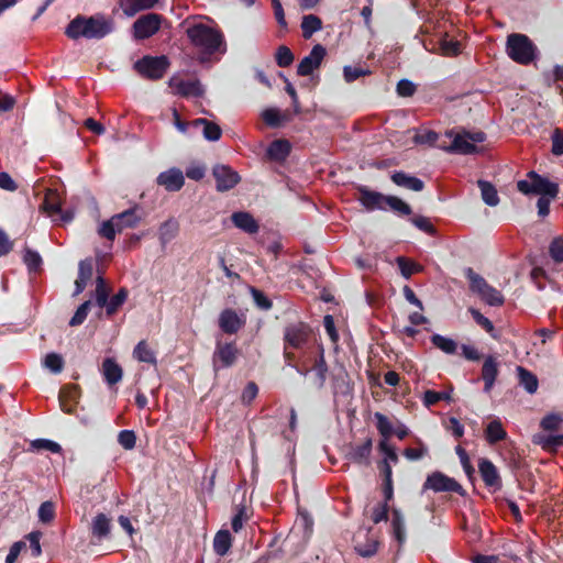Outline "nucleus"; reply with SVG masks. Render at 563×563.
<instances>
[{
    "instance_id": "obj_1",
    "label": "nucleus",
    "mask_w": 563,
    "mask_h": 563,
    "mask_svg": "<svg viewBox=\"0 0 563 563\" xmlns=\"http://www.w3.org/2000/svg\"><path fill=\"white\" fill-rule=\"evenodd\" d=\"M112 22L106 20L102 15H77L66 26L65 34L70 40L85 37L88 40H100L112 32Z\"/></svg>"
},
{
    "instance_id": "obj_2",
    "label": "nucleus",
    "mask_w": 563,
    "mask_h": 563,
    "mask_svg": "<svg viewBox=\"0 0 563 563\" xmlns=\"http://www.w3.org/2000/svg\"><path fill=\"white\" fill-rule=\"evenodd\" d=\"M390 501L378 503L373 509L371 514L372 521L377 525L382 521L388 520V514L391 511V521H390V533L394 539L397 541L399 548L402 547L406 542V525L405 517L400 509L389 507Z\"/></svg>"
},
{
    "instance_id": "obj_3",
    "label": "nucleus",
    "mask_w": 563,
    "mask_h": 563,
    "mask_svg": "<svg viewBox=\"0 0 563 563\" xmlns=\"http://www.w3.org/2000/svg\"><path fill=\"white\" fill-rule=\"evenodd\" d=\"M186 34L191 44L201 47L209 54L217 52L223 44V35L203 23H197L186 30Z\"/></svg>"
},
{
    "instance_id": "obj_4",
    "label": "nucleus",
    "mask_w": 563,
    "mask_h": 563,
    "mask_svg": "<svg viewBox=\"0 0 563 563\" xmlns=\"http://www.w3.org/2000/svg\"><path fill=\"white\" fill-rule=\"evenodd\" d=\"M537 47L525 34L512 33L507 37V54L516 63L530 64L536 57Z\"/></svg>"
},
{
    "instance_id": "obj_5",
    "label": "nucleus",
    "mask_w": 563,
    "mask_h": 563,
    "mask_svg": "<svg viewBox=\"0 0 563 563\" xmlns=\"http://www.w3.org/2000/svg\"><path fill=\"white\" fill-rule=\"evenodd\" d=\"M528 179H522L517 183V188L525 195L536 194L540 196H549L555 198L559 194V185L550 181L548 178L542 177L536 172L528 173Z\"/></svg>"
},
{
    "instance_id": "obj_6",
    "label": "nucleus",
    "mask_w": 563,
    "mask_h": 563,
    "mask_svg": "<svg viewBox=\"0 0 563 563\" xmlns=\"http://www.w3.org/2000/svg\"><path fill=\"white\" fill-rule=\"evenodd\" d=\"M240 354L241 352L235 341L224 342L221 338H217L211 358L214 373L235 365Z\"/></svg>"
},
{
    "instance_id": "obj_7",
    "label": "nucleus",
    "mask_w": 563,
    "mask_h": 563,
    "mask_svg": "<svg viewBox=\"0 0 563 563\" xmlns=\"http://www.w3.org/2000/svg\"><path fill=\"white\" fill-rule=\"evenodd\" d=\"M169 67V60L165 55H145L134 64V69L144 78L158 80L164 77Z\"/></svg>"
},
{
    "instance_id": "obj_8",
    "label": "nucleus",
    "mask_w": 563,
    "mask_h": 563,
    "mask_svg": "<svg viewBox=\"0 0 563 563\" xmlns=\"http://www.w3.org/2000/svg\"><path fill=\"white\" fill-rule=\"evenodd\" d=\"M427 489H431L434 493H456L462 497L466 495V490L457 481L439 471L428 475L423 483V490Z\"/></svg>"
},
{
    "instance_id": "obj_9",
    "label": "nucleus",
    "mask_w": 563,
    "mask_h": 563,
    "mask_svg": "<svg viewBox=\"0 0 563 563\" xmlns=\"http://www.w3.org/2000/svg\"><path fill=\"white\" fill-rule=\"evenodd\" d=\"M163 20V15L154 12L139 16L132 25L133 37L137 41L150 38L159 31Z\"/></svg>"
},
{
    "instance_id": "obj_10",
    "label": "nucleus",
    "mask_w": 563,
    "mask_h": 563,
    "mask_svg": "<svg viewBox=\"0 0 563 563\" xmlns=\"http://www.w3.org/2000/svg\"><path fill=\"white\" fill-rule=\"evenodd\" d=\"M311 332V328L305 322L289 323L284 330V345L296 350L302 349L309 341Z\"/></svg>"
},
{
    "instance_id": "obj_11",
    "label": "nucleus",
    "mask_w": 563,
    "mask_h": 563,
    "mask_svg": "<svg viewBox=\"0 0 563 563\" xmlns=\"http://www.w3.org/2000/svg\"><path fill=\"white\" fill-rule=\"evenodd\" d=\"M358 197L357 201L367 210V211H387V198L388 195H384L379 191H375L369 189L365 185H358L356 187Z\"/></svg>"
},
{
    "instance_id": "obj_12",
    "label": "nucleus",
    "mask_w": 563,
    "mask_h": 563,
    "mask_svg": "<svg viewBox=\"0 0 563 563\" xmlns=\"http://www.w3.org/2000/svg\"><path fill=\"white\" fill-rule=\"evenodd\" d=\"M246 319L244 314H239L232 308L223 309L218 318V325L221 331L225 334H236L241 329L244 328Z\"/></svg>"
},
{
    "instance_id": "obj_13",
    "label": "nucleus",
    "mask_w": 563,
    "mask_h": 563,
    "mask_svg": "<svg viewBox=\"0 0 563 563\" xmlns=\"http://www.w3.org/2000/svg\"><path fill=\"white\" fill-rule=\"evenodd\" d=\"M327 55L324 46L316 44L310 51L309 55L305 56L297 66V75L306 77L311 75L316 69L321 66L322 60Z\"/></svg>"
},
{
    "instance_id": "obj_14",
    "label": "nucleus",
    "mask_w": 563,
    "mask_h": 563,
    "mask_svg": "<svg viewBox=\"0 0 563 563\" xmlns=\"http://www.w3.org/2000/svg\"><path fill=\"white\" fill-rule=\"evenodd\" d=\"M212 175L217 181L216 188L220 192L232 189L241 180L240 175L228 165H216Z\"/></svg>"
},
{
    "instance_id": "obj_15",
    "label": "nucleus",
    "mask_w": 563,
    "mask_h": 563,
    "mask_svg": "<svg viewBox=\"0 0 563 563\" xmlns=\"http://www.w3.org/2000/svg\"><path fill=\"white\" fill-rule=\"evenodd\" d=\"M157 184L164 187L167 191H179L184 184L185 177L179 168L172 167L157 176Z\"/></svg>"
},
{
    "instance_id": "obj_16",
    "label": "nucleus",
    "mask_w": 563,
    "mask_h": 563,
    "mask_svg": "<svg viewBox=\"0 0 563 563\" xmlns=\"http://www.w3.org/2000/svg\"><path fill=\"white\" fill-rule=\"evenodd\" d=\"M478 471L484 484L487 487L494 488L495 490L501 488L500 475L497 467L490 460L481 459L478 462Z\"/></svg>"
},
{
    "instance_id": "obj_17",
    "label": "nucleus",
    "mask_w": 563,
    "mask_h": 563,
    "mask_svg": "<svg viewBox=\"0 0 563 563\" xmlns=\"http://www.w3.org/2000/svg\"><path fill=\"white\" fill-rule=\"evenodd\" d=\"M499 374V363L494 355H488L485 357L483 366H482V379L484 382V391L490 393L493 389L495 382Z\"/></svg>"
},
{
    "instance_id": "obj_18",
    "label": "nucleus",
    "mask_w": 563,
    "mask_h": 563,
    "mask_svg": "<svg viewBox=\"0 0 563 563\" xmlns=\"http://www.w3.org/2000/svg\"><path fill=\"white\" fill-rule=\"evenodd\" d=\"M372 448V438H367L362 444L351 445L346 457L355 464L367 466L371 463Z\"/></svg>"
},
{
    "instance_id": "obj_19",
    "label": "nucleus",
    "mask_w": 563,
    "mask_h": 563,
    "mask_svg": "<svg viewBox=\"0 0 563 563\" xmlns=\"http://www.w3.org/2000/svg\"><path fill=\"white\" fill-rule=\"evenodd\" d=\"M137 207L130 208L121 213L114 214L113 219L117 223V230L121 233L125 229H133L137 227L141 221V216L137 214Z\"/></svg>"
},
{
    "instance_id": "obj_20",
    "label": "nucleus",
    "mask_w": 563,
    "mask_h": 563,
    "mask_svg": "<svg viewBox=\"0 0 563 563\" xmlns=\"http://www.w3.org/2000/svg\"><path fill=\"white\" fill-rule=\"evenodd\" d=\"M380 476L383 478L382 492L386 501L394 499V482H393V468L387 460H382L378 463Z\"/></svg>"
},
{
    "instance_id": "obj_21",
    "label": "nucleus",
    "mask_w": 563,
    "mask_h": 563,
    "mask_svg": "<svg viewBox=\"0 0 563 563\" xmlns=\"http://www.w3.org/2000/svg\"><path fill=\"white\" fill-rule=\"evenodd\" d=\"M291 144L288 140L279 139L273 141L267 150L266 155L271 161L284 162L290 154Z\"/></svg>"
},
{
    "instance_id": "obj_22",
    "label": "nucleus",
    "mask_w": 563,
    "mask_h": 563,
    "mask_svg": "<svg viewBox=\"0 0 563 563\" xmlns=\"http://www.w3.org/2000/svg\"><path fill=\"white\" fill-rule=\"evenodd\" d=\"M319 354L314 360L312 371L314 372L313 384L318 389H322L324 387L327 375L329 372L328 364L324 358V350L322 346H319Z\"/></svg>"
},
{
    "instance_id": "obj_23",
    "label": "nucleus",
    "mask_w": 563,
    "mask_h": 563,
    "mask_svg": "<svg viewBox=\"0 0 563 563\" xmlns=\"http://www.w3.org/2000/svg\"><path fill=\"white\" fill-rule=\"evenodd\" d=\"M390 179L395 185L412 191H421L424 188V183L420 178L410 176L401 170L394 172Z\"/></svg>"
},
{
    "instance_id": "obj_24",
    "label": "nucleus",
    "mask_w": 563,
    "mask_h": 563,
    "mask_svg": "<svg viewBox=\"0 0 563 563\" xmlns=\"http://www.w3.org/2000/svg\"><path fill=\"white\" fill-rule=\"evenodd\" d=\"M231 220L236 228L243 230L249 234H254L260 229V225L254 219V217L245 211L233 212L231 216Z\"/></svg>"
},
{
    "instance_id": "obj_25",
    "label": "nucleus",
    "mask_w": 563,
    "mask_h": 563,
    "mask_svg": "<svg viewBox=\"0 0 563 563\" xmlns=\"http://www.w3.org/2000/svg\"><path fill=\"white\" fill-rule=\"evenodd\" d=\"M111 532V520L107 515L99 512L91 522V534L98 541L108 539Z\"/></svg>"
},
{
    "instance_id": "obj_26",
    "label": "nucleus",
    "mask_w": 563,
    "mask_h": 563,
    "mask_svg": "<svg viewBox=\"0 0 563 563\" xmlns=\"http://www.w3.org/2000/svg\"><path fill=\"white\" fill-rule=\"evenodd\" d=\"M449 150L453 153L457 154H474L478 153L479 148L476 144H473L472 141L467 137V134L465 132L455 135L453 139Z\"/></svg>"
},
{
    "instance_id": "obj_27",
    "label": "nucleus",
    "mask_w": 563,
    "mask_h": 563,
    "mask_svg": "<svg viewBox=\"0 0 563 563\" xmlns=\"http://www.w3.org/2000/svg\"><path fill=\"white\" fill-rule=\"evenodd\" d=\"M102 374L106 383L112 386L122 379L123 371L113 358L108 357L102 362Z\"/></svg>"
},
{
    "instance_id": "obj_28",
    "label": "nucleus",
    "mask_w": 563,
    "mask_h": 563,
    "mask_svg": "<svg viewBox=\"0 0 563 563\" xmlns=\"http://www.w3.org/2000/svg\"><path fill=\"white\" fill-rule=\"evenodd\" d=\"M191 124H192V128H196V129H198L200 126L203 128L202 133H203V137L207 141L216 142V141L220 140V137L222 135V130H221L220 125H218L217 123L209 121L207 119H203V118L195 119L194 121H191Z\"/></svg>"
},
{
    "instance_id": "obj_29",
    "label": "nucleus",
    "mask_w": 563,
    "mask_h": 563,
    "mask_svg": "<svg viewBox=\"0 0 563 563\" xmlns=\"http://www.w3.org/2000/svg\"><path fill=\"white\" fill-rule=\"evenodd\" d=\"M507 438V432L499 418L492 420L485 429V439L489 444H496Z\"/></svg>"
},
{
    "instance_id": "obj_30",
    "label": "nucleus",
    "mask_w": 563,
    "mask_h": 563,
    "mask_svg": "<svg viewBox=\"0 0 563 563\" xmlns=\"http://www.w3.org/2000/svg\"><path fill=\"white\" fill-rule=\"evenodd\" d=\"M158 0H121V8L125 15L133 16L137 12L153 8Z\"/></svg>"
},
{
    "instance_id": "obj_31",
    "label": "nucleus",
    "mask_w": 563,
    "mask_h": 563,
    "mask_svg": "<svg viewBox=\"0 0 563 563\" xmlns=\"http://www.w3.org/2000/svg\"><path fill=\"white\" fill-rule=\"evenodd\" d=\"M79 396H80V389L77 385L63 386L59 390V402H60L62 409L65 412L70 413L73 409H71V407H67L66 401L76 404Z\"/></svg>"
},
{
    "instance_id": "obj_32",
    "label": "nucleus",
    "mask_w": 563,
    "mask_h": 563,
    "mask_svg": "<svg viewBox=\"0 0 563 563\" xmlns=\"http://www.w3.org/2000/svg\"><path fill=\"white\" fill-rule=\"evenodd\" d=\"M517 371L519 385L522 386L528 394L532 395L537 393L539 387L538 377L532 372L522 366H518Z\"/></svg>"
},
{
    "instance_id": "obj_33",
    "label": "nucleus",
    "mask_w": 563,
    "mask_h": 563,
    "mask_svg": "<svg viewBox=\"0 0 563 563\" xmlns=\"http://www.w3.org/2000/svg\"><path fill=\"white\" fill-rule=\"evenodd\" d=\"M468 312L471 313L473 320L483 328L494 340L500 339V332L496 330L493 322L486 318L479 310L471 307L468 308Z\"/></svg>"
},
{
    "instance_id": "obj_34",
    "label": "nucleus",
    "mask_w": 563,
    "mask_h": 563,
    "mask_svg": "<svg viewBox=\"0 0 563 563\" xmlns=\"http://www.w3.org/2000/svg\"><path fill=\"white\" fill-rule=\"evenodd\" d=\"M232 545V537L230 531L228 530H220L217 532L214 540H213V550L214 552L223 556L225 555L230 548Z\"/></svg>"
},
{
    "instance_id": "obj_35",
    "label": "nucleus",
    "mask_w": 563,
    "mask_h": 563,
    "mask_svg": "<svg viewBox=\"0 0 563 563\" xmlns=\"http://www.w3.org/2000/svg\"><path fill=\"white\" fill-rule=\"evenodd\" d=\"M176 89L183 97H200L203 93L199 80H180L176 84Z\"/></svg>"
},
{
    "instance_id": "obj_36",
    "label": "nucleus",
    "mask_w": 563,
    "mask_h": 563,
    "mask_svg": "<svg viewBox=\"0 0 563 563\" xmlns=\"http://www.w3.org/2000/svg\"><path fill=\"white\" fill-rule=\"evenodd\" d=\"M322 29V21L318 15L308 14L302 16L301 30L303 38H310L313 33Z\"/></svg>"
},
{
    "instance_id": "obj_37",
    "label": "nucleus",
    "mask_w": 563,
    "mask_h": 563,
    "mask_svg": "<svg viewBox=\"0 0 563 563\" xmlns=\"http://www.w3.org/2000/svg\"><path fill=\"white\" fill-rule=\"evenodd\" d=\"M477 185L481 189L482 199L490 207H495L499 203L498 192L495 186L487 180H478Z\"/></svg>"
},
{
    "instance_id": "obj_38",
    "label": "nucleus",
    "mask_w": 563,
    "mask_h": 563,
    "mask_svg": "<svg viewBox=\"0 0 563 563\" xmlns=\"http://www.w3.org/2000/svg\"><path fill=\"white\" fill-rule=\"evenodd\" d=\"M431 343L443 353L453 355L457 351V343L450 338L443 336L441 334H433L430 338Z\"/></svg>"
},
{
    "instance_id": "obj_39",
    "label": "nucleus",
    "mask_w": 563,
    "mask_h": 563,
    "mask_svg": "<svg viewBox=\"0 0 563 563\" xmlns=\"http://www.w3.org/2000/svg\"><path fill=\"white\" fill-rule=\"evenodd\" d=\"M387 210L393 211L399 217H406L412 214V208L397 196L388 195L387 198Z\"/></svg>"
},
{
    "instance_id": "obj_40",
    "label": "nucleus",
    "mask_w": 563,
    "mask_h": 563,
    "mask_svg": "<svg viewBox=\"0 0 563 563\" xmlns=\"http://www.w3.org/2000/svg\"><path fill=\"white\" fill-rule=\"evenodd\" d=\"M478 296L483 301L493 307H499L505 301L503 294L489 284L486 285Z\"/></svg>"
},
{
    "instance_id": "obj_41",
    "label": "nucleus",
    "mask_w": 563,
    "mask_h": 563,
    "mask_svg": "<svg viewBox=\"0 0 563 563\" xmlns=\"http://www.w3.org/2000/svg\"><path fill=\"white\" fill-rule=\"evenodd\" d=\"M134 357L143 363L156 364L154 352L148 347L146 341H140L133 351Z\"/></svg>"
},
{
    "instance_id": "obj_42",
    "label": "nucleus",
    "mask_w": 563,
    "mask_h": 563,
    "mask_svg": "<svg viewBox=\"0 0 563 563\" xmlns=\"http://www.w3.org/2000/svg\"><path fill=\"white\" fill-rule=\"evenodd\" d=\"M128 296H129L128 289L120 288L114 296H112L110 299H108V303L104 306L107 316L108 317L113 316L119 310V308L125 302Z\"/></svg>"
},
{
    "instance_id": "obj_43",
    "label": "nucleus",
    "mask_w": 563,
    "mask_h": 563,
    "mask_svg": "<svg viewBox=\"0 0 563 563\" xmlns=\"http://www.w3.org/2000/svg\"><path fill=\"white\" fill-rule=\"evenodd\" d=\"M534 443L540 444L544 450L555 451L559 448H563V434L538 435Z\"/></svg>"
},
{
    "instance_id": "obj_44",
    "label": "nucleus",
    "mask_w": 563,
    "mask_h": 563,
    "mask_svg": "<svg viewBox=\"0 0 563 563\" xmlns=\"http://www.w3.org/2000/svg\"><path fill=\"white\" fill-rule=\"evenodd\" d=\"M23 263L26 265L29 272L36 273L41 269L43 260L38 252L26 247L23 254Z\"/></svg>"
},
{
    "instance_id": "obj_45",
    "label": "nucleus",
    "mask_w": 563,
    "mask_h": 563,
    "mask_svg": "<svg viewBox=\"0 0 563 563\" xmlns=\"http://www.w3.org/2000/svg\"><path fill=\"white\" fill-rule=\"evenodd\" d=\"M465 276L470 282L471 291L476 295H479L488 284L484 277L475 273L471 267L465 271Z\"/></svg>"
},
{
    "instance_id": "obj_46",
    "label": "nucleus",
    "mask_w": 563,
    "mask_h": 563,
    "mask_svg": "<svg viewBox=\"0 0 563 563\" xmlns=\"http://www.w3.org/2000/svg\"><path fill=\"white\" fill-rule=\"evenodd\" d=\"M396 262L401 275L407 279L410 278L413 274L422 271V266L420 264H417L406 257L399 256L397 257Z\"/></svg>"
},
{
    "instance_id": "obj_47",
    "label": "nucleus",
    "mask_w": 563,
    "mask_h": 563,
    "mask_svg": "<svg viewBox=\"0 0 563 563\" xmlns=\"http://www.w3.org/2000/svg\"><path fill=\"white\" fill-rule=\"evenodd\" d=\"M95 296H96V303L100 308H103L108 303L109 289L107 288L106 280L101 275H99L96 279Z\"/></svg>"
},
{
    "instance_id": "obj_48",
    "label": "nucleus",
    "mask_w": 563,
    "mask_h": 563,
    "mask_svg": "<svg viewBox=\"0 0 563 563\" xmlns=\"http://www.w3.org/2000/svg\"><path fill=\"white\" fill-rule=\"evenodd\" d=\"M374 417L376 419V427L379 434L384 438L385 441H387V439L394 434L391 422L385 415L380 412H375Z\"/></svg>"
},
{
    "instance_id": "obj_49",
    "label": "nucleus",
    "mask_w": 563,
    "mask_h": 563,
    "mask_svg": "<svg viewBox=\"0 0 563 563\" xmlns=\"http://www.w3.org/2000/svg\"><path fill=\"white\" fill-rule=\"evenodd\" d=\"M441 400H446V401L451 400L450 394L446 391H437V390L428 389L424 391L423 398H422L423 405L428 408L437 405Z\"/></svg>"
},
{
    "instance_id": "obj_50",
    "label": "nucleus",
    "mask_w": 563,
    "mask_h": 563,
    "mask_svg": "<svg viewBox=\"0 0 563 563\" xmlns=\"http://www.w3.org/2000/svg\"><path fill=\"white\" fill-rule=\"evenodd\" d=\"M44 366L54 374H59L64 368V358L58 353H48L44 358Z\"/></svg>"
},
{
    "instance_id": "obj_51",
    "label": "nucleus",
    "mask_w": 563,
    "mask_h": 563,
    "mask_svg": "<svg viewBox=\"0 0 563 563\" xmlns=\"http://www.w3.org/2000/svg\"><path fill=\"white\" fill-rule=\"evenodd\" d=\"M275 59L279 67H288L292 64L295 56L288 46L280 45L276 51Z\"/></svg>"
},
{
    "instance_id": "obj_52",
    "label": "nucleus",
    "mask_w": 563,
    "mask_h": 563,
    "mask_svg": "<svg viewBox=\"0 0 563 563\" xmlns=\"http://www.w3.org/2000/svg\"><path fill=\"white\" fill-rule=\"evenodd\" d=\"M251 295L258 309L267 311L273 307V301L262 290L251 287Z\"/></svg>"
},
{
    "instance_id": "obj_53",
    "label": "nucleus",
    "mask_w": 563,
    "mask_h": 563,
    "mask_svg": "<svg viewBox=\"0 0 563 563\" xmlns=\"http://www.w3.org/2000/svg\"><path fill=\"white\" fill-rule=\"evenodd\" d=\"M55 518V505L53 501H44L38 508V519L43 523H51Z\"/></svg>"
},
{
    "instance_id": "obj_54",
    "label": "nucleus",
    "mask_w": 563,
    "mask_h": 563,
    "mask_svg": "<svg viewBox=\"0 0 563 563\" xmlns=\"http://www.w3.org/2000/svg\"><path fill=\"white\" fill-rule=\"evenodd\" d=\"M262 119L271 128H278L283 122L280 112L275 108L265 109L262 112Z\"/></svg>"
},
{
    "instance_id": "obj_55",
    "label": "nucleus",
    "mask_w": 563,
    "mask_h": 563,
    "mask_svg": "<svg viewBox=\"0 0 563 563\" xmlns=\"http://www.w3.org/2000/svg\"><path fill=\"white\" fill-rule=\"evenodd\" d=\"M410 222L420 231L429 234L435 235L437 230L434 225L430 222V220L423 216H415L410 218Z\"/></svg>"
},
{
    "instance_id": "obj_56",
    "label": "nucleus",
    "mask_w": 563,
    "mask_h": 563,
    "mask_svg": "<svg viewBox=\"0 0 563 563\" xmlns=\"http://www.w3.org/2000/svg\"><path fill=\"white\" fill-rule=\"evenodd\" d=\"M90 306H91V301L90 300H87V301L82 302L77 308L75 314L69 320V325L70 327H77V325H80L81 323H84V321L86 320V318L88 316Z\"/></svg>"
},
{
    "instance_id": "obj_57",
    "label": "nucleus",
    "mask_w": 563,
    "mask_h": 563,
    "mask_svg": "<svg viewBox=\"0 0 563 563\" xmlns=\"http://www.w3.org/2000/svg\"><path fill=\"white\" fill-rule=\"evenodd\" d=\"M177 233V224L172 221H166L159 227V240L162 244L168 243L175 238Z\"/></svg>"
},
{
    "instance_id": "obj_58",
    "label": "nucleus",
    "mask_w": 563,
    "mask_h": 563,
    "mask_svg": "<svg viewBox=\"0 0 563 563\" xmlns=\"http://www.w3.org/2000/svg\"><path fill=\"white\" fill-rule=\"evenodd\" d=\"M118 442L124 450H132L136 444V435L132 430H121L118 434Z\"/></svg>"
},
{
    "instance_id": "obj_59",
    "label": "nucleus",
    "mask_w": 563,
    "mask_h": 563,
    "mask_svg": "<svg viewBox=\"0 0 563 563\" xmlns=\"http://www.w3.org/2000/svg\"><path fill=\"white\" fill-rule=\"evenodd\" d=\"M117 232H118L117 223H115L113 217H111L107 221H103L98 230V233L102 238H106L107 240H110V241L114 240Z\"/></svg>"
},
{
    "instance_id": "obj_60",
    "label": "nucleus",
    "mask_w": 563,
    "mask_h": 563,
    "mask_svg": "<svg viewBox=\"0 0 563 563\" xmlns=\"http://www.w3.org/2000/svg\"><path fill=\"white\" fill-rule=\"evenodd\" d=\"M562 421L559 415L550 413L542 418L540 427L545 431H556L560 429Z\"/></svg>"
},
{
    "instance_id": "obj_61",
    "label": "nucleus",
    "mask_w": 563,
    "mask_h": 563,
    "mask_svg": "<svg viewBox=\"0 0 563 563\" xmlns=\"http://www.w3.org/2000/svg\"><path fill=\"white\" fill-rule=\"evenodd\" d=\"M551 258L556 262H563V238H555L549 246Z\"/></svg>"
},
{
    "instance_id": "obj_62",
    "label": "nucleus",
    "mask_w": 563,
    "mask_h": 563,
    "mask_svg": "<svg viewBox=\"0 0 563 563\" xmlns=\"http://www.w3.org/2000/svg\"><path fill=\"white\" fill-rule=\"evenodd\" d=\"M371 74L369 70H365L360 67L344 66L343 77L346 82H353L362 76Z\"/></svg>"
},
{
    "instance_id": "obj_63",
    "label": "nucleus",
    "mask_w": 563,
    "mask_h": 563,
    "mask_svg": "<svg viewBox=\"0 0 563 563\" xmlns=\"http://www.w3.org/2000/svg\"><path fill=\"white\" fill-rule=\"evenodd\" d=\"M258 387L254 382H249L244 387L241 400L244 405H250L257 396Z\"/></svg>"
},
{
    "instance_id": "obj_64",
    "label": "nucleus",
    "mask_w": 563,
    "mask_h": 563,
    "mask_svg": "<svg viewBox=\"0 0 563 563\" xmlns=\"http://www.w3.org/2000/svg\"><path fill=\"white\" fill-rule=\"evenodd\" d=\"M552 153L555 156L563 155V130L559 128L552 133Z\"/></svg>"
}]
</instances>
